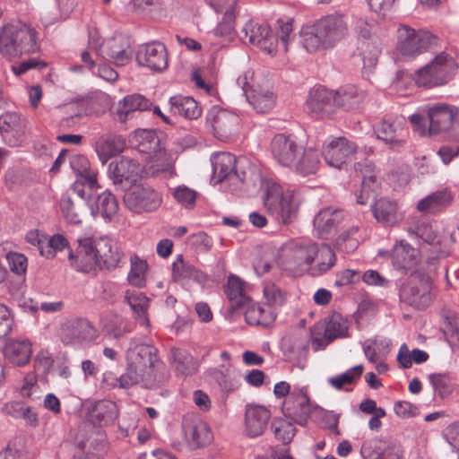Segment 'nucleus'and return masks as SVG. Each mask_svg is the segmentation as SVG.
Instances as JSON below:
<instances>
[{
	"label": "nucleus",
	"instance_id": "f257e3e1",
	"mask_svg": "<svg viewBox=\"0 0 459 459\" xmlns=\"http://www.w3.org/2000/svg\"><path fill=\"white\" fill-rule=\"evenodd\" d=\"M168 377L164 364L157 356V349L152 345L139 344L129 349L126 369L120 376V388L141 385L152 389L166 382Z\"/></svg>",
	"mask_w": 459,
	"mask_h": 459
},
{
	"label": "nucleus",
	"instance_id": "f03ea898",
	"mask_svg": "<svg viewBox=\"0 0 459 459\" xmlns=\"http://www.w3.org/2000/svg\"><path fill=\"white\" fill-rule=\"evenodd\" d=\"M76 254L69 250V260L77 271L91 273L97 268L108 271L118 267L123 254L116 243L107 238H78Z\"/></svg>",
	"mask_w": 459,
	"mask_h": 459
},
{
	"label": "nucleus",
	"instance_id": "7ed1b4c3",
	"mask_svg": "<svg viewBox=\"0 0 459 459\" xmlns=\"http://www.w3.org/2000/svg\"><path fill=\"white\" fill-rule=\"evenodd\" d=\"M39 49L37 30L30 25L17 22L8 23L0 30V54L8 60Z\"/></svg>",
	"mask_w": 459,
	"mask_h": 459
},
{
	"label": "nucleus",
	"instance_id": "20e7f679",
	"mask_svg": "<svg viewBox=\"0 0 459 459\" xmlns=\"http://www.w3.org/2000/svg\"><path fill=\"white\" fill-rule=\"evenodd\" d=\"M263 204L278 225H288L297 218L300 201L294 191H284L281 186L271 184L263 195Z\"/></svg>",
	"mask_w": 459,
	"mask_h": 459
},
{
	"label": "nucleus",
	"instance_id": "39448f33",
	"mask_svg": "<svg viewBox=\"0 0 459 459\" xmlns=\"http://www.w3.org/2000/svg\"><path fill=\"white\" fill-rule=\"evenodd\" d=\"M432 281L430 277L421 271H414L399 288L400 301L416 309H425L432 300Z\"/></svg>",
	"mask_w": 459,
	"mask_h": 459
},
{
	"label": "nucleus",
	"instance_id": "423d86ee",
	"mask_svg": "<svg viewBox=\"0 0 459 459\" xmlns=\"http://www.w3.org/2000/svg\"><path fill=\"white\" fill-rule=\"evenodd\" d=\"M456 65L454 59L442 52L415 73L414 80L419 86L436 87L446 83Z\"/></svg>",
	"mask_w": 459,
	"mask_h": 459
},
{
	"label": "nucleus",
	"instance_id": "0eeeda50",
	"mask_svg": "<svg viewBox=\"0 0 459 459\" xmlns=\"http://www.w3.org/2000/svg\"><path fill=\"white\" fill-rule=\"evenodd\" d=\"M437 42L438 39L429 31H417L407 25L398 29L397 50L403 56L414 57L433 49Z\"/></svg>",
	"mask_w": 459,
	"mask_h": 459
},
{
	"label": "nucleus",
	"instance_id": "6e6552de",
	"mask_svg": "<svg viewBox=\"0 0 459 459\" xmlns=\"http://www.w3.org/2000/svg\"><path fill=\"white\" fill-rule=\"evenodd\" d=\"M311 343L315 351L324 350L338 338L348 336L347 322L339 313H333L311 328Z\"/></svg>",
	"mask_w": 459,
	"mask_h": 459
},
{
	"label": "nucleus",
	"instance_id": "1a4fd4ad",
	"mask_svg": "<svg viewBox=\"0 0 459 459\" xmlns=\"http://www.w3.org/2000/svg\"><path fill=\"white\" fill-rule=\"evenodd\" d=\"M89 48L95 50L98 55L120 66L127 65L133 56L129 41L122 35H116L106 39L103 43L98 44L94 35L90 32Z\"/></svg>",
	"mask_w": 459,
	"mask_h": 459
},
{
	"label": "nucleus",
	"instance_id": "9d476101",
	"mask_svg": "<svg viewBox=\"0 0 459 459\" xmlns=\"http://www.w3.org/2000/svg\"><path fill=\"white\" fill-rule=\"evenodd\" d=\"M205 125L217 139L227 141L238 132L239 117L234 112L212 106L206 114Z\"/></svg>",
	"mask_w": 459,
	"mask_h": 459
},
{
	"label": "nucleus",
	"instance_id": "9b49d317",
	"mask_svg": "<svg viewBox=\"0 0 459 459\" xmlns=\"http://www.w3.org/2000/svg\"><path fill=\"white\" fill-rule=\"evenodd\" d=\"M162 202L160 195L149 186L134 185L126 192L124 204L133 212H150L157 210Z\"/></svg>",
	"mask_w": 459,
	"mask_h": 459
},
{
	"label": "nucleus",
	"instance_id": "f8f14e48",
	"mask_svg": "<svg viewBox=\"0 0 459 459\" xmlns=\"http://www.w3.org/2000/svg\"><path fill=\"white\" fill-rule=\"evenodd\" d=\"M429 119L428 134L431 136L449 134L454 128L455 121L459 120V108L445 104L436 103L426 108Z\"/></svg>",
	"mask_w": 459,
	"mask_h": 459
},
{
	"label": "nucleus",
	"instance_id": "ddd939ff",
	"mask_svg": "<svg viewBox=\"0 0 459 459\" xmlns=\"http://www.w3.org/2000/svg\"><path fill=\"white\" fill-rule=\"evenodd\" d=\"M319 32V38L325 42V48L334 47L349 33L348 17L340 13L323 16L315 22Z\"/></svg>",
	"mask_w": 459,
	"mask_h": 459
},
{
	"label": "nucleus",
	"instance_id": "4468645a",
	"mask_svg": "<svg viewBox=\"0 0 459 459\" xmlns=\"http://www.w3.org/2000/svg\"><path fill=\"white\" fill-rule=\"evenodd\" d=\"M302 152L303 146L290 135L277 134L271 141L273 158L282 167L292 168Z\"/></svg>",
	"mask_w": 459,
	"mask_h": 459
},
{
	"label": "nucleus",
	"instance_id": "2eb2a0df",
	"mask_svg": "<svg viewBox=\"0 0 459 459\" xmlns=\"http://www.w3.org/2000/svg\"><path fill=\"white\" fill-rule=\"evenodd\" d=\"M136 62L140 66L153 72H161L168 67L169 58L165 45L160 41L142 44L136 52Z\"/></svg>",
	"mask_w": 459,
	"mask_h": 459
},
{
	"label": "nucleus",
	"instance_id": "dca6fc26",
	"mask_svg": "<svg viewBox=\"0 0 459 459\" xmlns=\"http://www.w3.org/2000/svg\"><path fill=\"white\" fill-rule=\"evenodd\" d=\"M284 416L293 422L305 426L310 415L309 398L303 387H295L282 405Z\"/></svg>",
	"mask_w": 459,
	"mask_h": 459
},
{
	"label": "nucleus",
	"instance_id": "f3484780",
	"mask_svg": "<svg viewBox=\"0 0 459 459\" xmlns=\"http://www.w3.org/2000/svg\"><path fill=\"white\" fill-rule=\"evenodd\" d=\"M356 152L357 146L353 142L345 137H336L325 143L322 155L329 166L341 169Z\"/></svg>",
	"mask_w": 459,
	"mask_h": 459
},
{
	"label": "nucleus",
	"instance_id": "a211bd4d",
	"mask_svg": "<svg viewBox=\"0 0 459 459\" xmlns=\"http://www.w3.org/2000/svg\"><path fill=\"white\" fill-rule=\"evenodd\" d=\"M241 32L245 38H247L250 44L257 46L269 55L276 53L278 38L272 32L268 25H261L248 21L244 25Z\"/></svg>",
	"mask_w": 459,
	"mask_h": 459
},
{
	"label": "nucleus",
	"instance_id": "6ab92c4d",
	"mask_svg": "<svg viewBox=\"0 0 459 459\" xmlns=\"http://www.w3.org/2000/svg\"><path fill=\"white\" fill-rule=\"evenodd\" d=\"M405 119L402 116H386L377 125L376 134L392 148L402 147L406 134Z\"/></svg>",
	"mask_w": 459,
	"mask_h": 459
},
{
	"label": "nucleus",
	"instance_id": "aec40b11",
	"mask_svg": "<svg viewBox=\"0 0 459 459\" xmlns=\"http://www.w3.org/2000/svg\"><path fill=\"white\" fill-rule=\"evenodd\" d=\"M212 166L213 179L221 183L225 179L230 180L233 184L241 183L247 185L245 175L240 177L236 170V157L230 152H219L212 155Z\"/></svg>",
	"mask_w": 459,
	"mask_h": 459
},
{
	"label": "nucleus",
	"instance_id": "412c9836",
	"mask_svg": "<svg viewBox=\"0 0 459 459\" xmlns=\"http://www.w3.org/2000/svg\"><path fill=\"white\" fill-rule=\"evenodd\" d=\"M0 132L13 146L25 142L27 120L15 112H6L0 116Z\"/></svg>",
	"mask_w": 459,
	"mask_h": 459
},
{
	"label": "nucleus",
	"instance_id": "4be33fe9",
	"mask_svg": "<svg viewBox=\"0 0 459 459\" xmlns=\"http://www.w3.org/2000/svg\"><path fill=\"white\" fill-rule=\"evenodd\" d=\"M152 107L150 100L141 94H130L124 97L110 108L114 120L126 122L135 111L149 110Z\"/></svg>",
	"mask_w": 459,
	"mask_h": 459
},
{
	"label": "nucleus",
	"instance_id": "5701e85b",
	"mask_svg": "<svg viewBox=\"0 0 459 459\" xmlns=\"http://www.w3.org/2000/svg\"><path fill=\"white\" fill-rule=\"evenodd\" d=\"M182 429L186 439L194 449L205 446L212 440V434L209 427L204 421L197 417H184Z\"/></svg>",
	"mask_w": 459,
	"mask_h": 459
},
{
	"label": "nucleus",
	"instance_id": "b1692460",
	"mask_svg": "<svg viewBox=\"0 0 459 459\" xmlns=\"http://www.w3.org/2000/svg\"><path fill=\"white\" fill-rule=\"evenodd\" d=\"M94 328L85 319H71L61 325L60 338L64 344L88 342L93 338Z\"/></svg>",
	"mask_w": 459,
	"mask_h": 459
},
{
	"label": "nucleus",
	"instance_id": "393cba45",
	"mask_svg": "<svg viewBox=\"0 0 459 459\" xmlns=\"http://www.w3.org/2000/svg\"><path fill=\"white\" fill-rule=\"evenodd\" d=\"M271 418L270 411L264 406L249 404L246 407L245 431L250 437L264 434Z\"/></svg>",
	"mask_w": 459,
	"mask_h": 459
},
{
	"label": "nucleus",
	"instance_id": "a878e982",
	"mask_svg": "<svg viewBox=\"0 0 459 459\" xmlns=\"http://www.w3.org/2000/svg\"><path fill=\"white\" fill-rule=\"evenodd\" d=\"M140 172V164L127 157L111 161L108 169V177L115 185L121 184L123 181H135Z\"/></svg>",
	"mask_w": 459,
	"mask_h": 459
},
{
	"label": "nucleus",
	"instance_id": "bb28decb",
	"mask_svg": "<svg viewBox=\"0 0 459 459\" xmlns=\"http://www.w3.org/2000/svg\"><path fill=\"white\" fill-rule=\"evenodd\" d=\"M343 218L342 210L331 207L322 209L314 219V227L317 235L322 238H328L336 231Z\"/></svg>",
	"mask_w": 459,
	"mask_h": 459
},
{
	"label": "nucleus",
	"instance_id": "cd10ccee",
	"mask_svg": "<svg viewBox=\"0 0 459 459\" xmlns=\"http://www.w3.org/2000/svg\"><path fill=\"white\" fill-rule=\"evenodd\" d=\"M360 454L363 459H400V450L396 446L377 438L364 441Z\"/></svg>",
	"mask_w": 459,
	"mask_h": 459
},
{
	"label": "nucleus",
	"instance_id": "c85d7f7f",
	"mask_svg": "<svg viewBox=\"0 0 459 459\" xmlns=\"http://www.w3.org/2000/svg\"><path fill=\"white\" fill-rule=\"evenodd\" d=\"M419 262V251L403 240L392 251L394 267L403 273L413 269Z\"/></svg>",
	"mask_w": 459,
	"mask_h": 459
},
{
	"label": "nucleus",
	"instance_id": "c756f323",
	"mask_svg": "<svg viewBox=\"0 0 459 459\" xmlns=\"http://www.w3.org/2000/svg\"><path fill=\"white\" fill-rule=\"evenodd\" d=\"M454 196L447 189L433 192L417 204L419 212L425 214H437L451 205Z\"/></svg>",
	"mask_w": 459,
	"mask_h": 459
},
{
	"label": "nucleus",
	"instance_id": "7c9ffc66",
	"mask_svg": "<svg viewBox=\"0 0 459 459\" xmlns=\"http://www.w3.org/2000/svg\"><path fill=\"white\" fill-rule=\"evenodd\" d=\"M125 147L124 138L114 134H102L94 144L95 151L102 164H105L113 156L122 152Z\"/></svg>",
	"mask_w": 459,
	"mask_h": 459
},
{
	"label": "nucleus",
	"instance_id": "2f4dec72",
	"mask_svg": "<svg viewBox=\"0 0 459 459\" xmlns=\"http://www.w3.org/2000/svg\"><path fill=\"white\" fill-rule=\"evenodd\" d=\"M4 354L12 364L24 366L31 358L32 344L27 339L10 340L4 345Z\"/></svg>",
	"mask_w": 459,
	"mask_h": 459
},
{
	"label": "nucleus",
	"instance_id": "473e14b6",
	"mask_svg": "<svg viewBox=\"0 0 459 459\" xmlns=\"http://www.w3.org/2000/svg\"><path fill=\"white\" fill-rule=\"evenodd\" d=\"M335 93L325 87L314 88L307 100V108L316 114L329 113L334 107Z\"/></svg>",
	"mask_w": 459,
	"mask_h": 459
},
{
	"label": "nucleus",
	"instance_id": "72a5a7b5",
	"mask_svg": "<svg viewBox=\"0 0 459 459\" xmlns=\"http://www.w3.org/2000/svg\"><path fill=\"white\" fill-rule=\"evenodd\" d=\"M60 207L65 221L70 224L79 225L87 209V202L74 199L70 194L65 195L60 201Z\"/></svg>",
	"mask_w": 459,
	"mask_h": 459
},
{
	"label": "nucleus",
	"instance_id": "f704fd0d",
	"mask_svg": "<svg viewBox=\"0 0 459 459\" xmlns=\"http://www.w3.org/2000/svg\"><path fill=\"white\" fill-rule=\"evenodd\" d=\"M130 143L142 153L155 154L160 151V139L154 130H135L130 137Z\"/></svg>",
	"mask_w": 459,
	"mask_h": 459
},
{
	"label": "nucleus",
	"instance_id": "c9c22d12",
	"mask_svg": "<svg viewBox=\"0 0 459 459\" xmlns=\"http://www.w3.org/2000/svg\"><path fill=\"white\" fill-rule=\"evenodd\" d=\"M91 210L92 216H100L106 221H110L118 211L117 199L109 191H105L97 196Z\"/></svg>",
	"mask_w": 459,
	"mask_h": 459
},
{
	"label": "nucleus",
	"instance_id": "e433bc0d",
	"mask_svg": "<svg viewBox=\"0 0 459 459\" xmlns=\"http://www.w3.org/2000/svg\"><path fill=\"white\" fill-rule=\"evenodd\" d=\"M172 280L179 282L186 280H193L197 282H203L205 279L204 273L197 270L188 261L184 259L183 255H177L172 263Z\"/></svg>",
	"mask_w": 459,
	"mask_h": 459
},
{
	"label": "nucleus",
	"instance_id": "4c0bfd02",
	"mask_svg": "<svg viewBox=\"0 0 459 459\" xmlns=\"http://www.w3.org/2000/svg\"><path fill=\"white\" fill-rule=\"evenodd\" d=\"M170 110L174 115H178L186 119H196L202 114V108L198 103L187 96H173L169 100Z\"/></svg>",
	"mask_w": 459,
	"mask_h": 459
},
{
	"label": "nucleus",
	"instance_id": "58836bf2",
	"mask_svg": "<svg viewBox=\"0 0 459 459\" xmlns=\"http://www.w3.org/2000/svg\"><path fill=\"white\" fill-rule=\"evenodd\" d=\"M371 210L374 217L378 222L384 224H394L398 220V206L396 202L388 198H380L372 205Z\"/></svg>",
	"mask_w": 459,
	"mask_h": 459
},
{
	"label": "nucleus",
	"instance_id": "ea45409f",
	"mask_svg": "<svg viewBox=\"0 0 459 459\" xmlns=\"http://www.w3.org/2000/svg\"><path fill=\"white\" fill-rule=\"evenodd\" d=\"M246 322L250 325L268 326L276 319V313L269 305H250L245 312Z\"/></svg>",
	"mask_w": 459,
	"mask_h": 459
},
{
	"label": "nucleus",
	"instance_id": "a19ab883",
	"mask_svg": "<svg viewBox=\"0 0 459 459\" xmlns=\"http://www.w3.org/2000/svg\"><path fill=\"white\" fill-rule=\"evenodd\" d=\"M69 163L77 178H83L84 182L88 184L90 188L99 187L97 171L91 168L90 161L84 155L76 154L71 156Z\"/></svg>",
	"mask_w": 459,
	"mask_h": 459
},
{
	"label": "nucleus",
	"instance_id": "79ce46f5",
	"mask_svg": "<svg viewBox=\"0 0 459 459\" xmlns=\"http://www.w3.org/2000/svg\"><path fill=\"white\" fill-rule=\"evenodd\" d=\"M334 93V107L344 110L357 108L365 98L364 92L359 91L354 85H346Z\"/></svg>",
	"mask_w": 459,
	"mask_h": 459
},
{
	"label": "nucleus",
	"instance_id": "37998d69",
	"mask_svg": "<svg viewBox=\"0 0 459 459\" xmlns=\"http://www.w3.org/2000/svg\"><path fill=\"white\" fill-rule=\"evenodd\" d=\"M225 292L230 302L229 310L231 313L241 308L249 301V298L244 291L243 281L235 275L229 277Z\"/></svg>",
	"mask_w": 459,
	"mask_h": 459
},
{
	"label": "nucleus",
	"instance_id": "c03bdc74",
	"mask_svg": "<svg viewBox=\"0 0 459 459\" xmlns=\"http://www.w3.org/2000/svg\"><path fill=\"white\" fill-rule=\"evenodd\" d=\"M117 407L116 403L109 400L99 401L91 411V418L94 423L108 425L112 423L117 417Z\"/></svg>",
	"mask_w": 459,
	"mask_h": 459
},
{
	"label": "nucleus",
	"instance_id": "a18cd8bd",
	"mask_svg": "<svg viewBox=\"0 0 459 459\" xmlns=\"http://www.w3.org/2000/svg\"><path fill=\"white\" fill-rule=\"evenodd\" d=\"M245 92L248 102L258 113H266L274 107V95L268 89H253L250 92L245 90Z\"/></svg>",
	"mask_w": 459,
	"mask_h": 459
},
{
	"label": "nucleus",
	"instance_id": "49530a36",
	"mask_svg": "<svg viewBox=\"0 0 459 459\" xmlns=\"http://www.w3.org/2000/svg\"><path fill=\"white\" fill-rule=\"evenodd\" d=\"M125 299L137 316V320L143 325H148L147 309L150 299L143 293L127 290Z\"/></svg>",
	"mask_w": 459,
	"mask_h": 459
},
{
	"label": "nucleus",
	"instance_id": "de8ad7c7",
	"mask_svg": "<svg viewBox=\"0 0 459 459\" xmlns=\"http://www.w3.org/2000/svg\"><path fill=\"white\" fill-rule=\"evenodd\" d=\"M358 48L362 56L364 66L373 67L377 65L381 53V42L377 36L368 39H360Z\"/></svg>",
	"mask_w": 459,
	"mask_h": 459
},
{
	"label": "nucleus",
	"instance_id": "09e8293b",
	"mask_svg": "<svg viewBox=\"0 0 459 459\" xmlns=\"http://www.w3.org/2000/svg\"><path fill=\"white\" fill-rule=\"evenodd\" d=\"M317 264L310 267V273L313 276H319L329 271L336 262L334 251L326 244L318 247V252L316 255Z\"/></svg>",
	"mask_w": 459,
	"mask_h": 459
},
{
	"label": "nucleus",
	"instance_id": "8fccbe9b",
	"mask_svg": "<svg viewBox=\"0 0 459 459\" xmlns=\"http://www.w3.org/2000/svg\"><path fill=\"white\" fill-rule=\"evenodd\" d=\"M319 163L317 152L312 148L306 149L303 147V152L293 167L298 173L307 176L315 173L319 167Z\"/></svg>",
	"mask_w": 459,
	"mask_h": 459
},
{
	"label": "nucleus",
	"instance_id": "3c124183",
	"mask_svg": "<svg viewBox=\"0 0 459 459\" xmlns=\"http://www.w3.org/2000/svg\"><path fill=\"white\" fill-rule=\"evenodd\" d=\"M173 365L181 375H192L197 370L196 362L192 355L181 349H171Z\"/></svg>",
	"mask_w": 459,
	"mask_h": 459
},
{
	"label": "nucleus",
	"instance_id": "603ef678",
	"mask_svg": "<svg viewBox=\"0 0 459 459\" xmlns=\"http://www.w3.org/2000/svg\"><path fill=\"white\" fill-rule=\"evenodd\" d=\"M235 3L230 4L224 12L222 20L214 29V34L226 40H232L236 36L235 30Z\"/></svg>",
	"mask_w": 459,
	"mask_h": 459
},
{
	"label": "nucleus",
	"instance_id": "864d4df0",
	"mask_svg": "<svg viewBox=\"0 0 459 459\" xmlns=\"http://www.w3.org/2000/svg\"><path fill=\"white\" fill-rule=\"evenodd\" d=\"M318 246L313 242H305L296 245L292 249V259L298 266L310 265L316 259Z\"/></svg>",
	"mask_w": 459,
	"mask_h": 459
},
{
	"label": "nucleus",
	"instance_id": "5fc2aeb1",
	"mask_svg": "<svg viewBox=\"0 0 459 459\" xmlns=\"http://www.w3.org/2000/svg\"><path fill=\"white\" fill-rule=\"evenodd\" d=\"M429 357L428 352L420 349H413L410 351L408 346L403 343L399 349L397 361L403 368H409L412 362L420 364L427 361Z\"/></svg>",
	"mask_w": 459,
	"mask_h": 459
},
{
	"label": "nucleus",
	"instance_id": "6e6d98bb",
	"mask_svg": "<svg viewBox=\"0 0 459 459\" xmlns=\"http://www.w3.org/2000/svg\"><path fill=\"white\" fill-rule=\"evenodd\" d=\"M271 429L274 437L283 445L290 444L296 434V428L293 426L292 422L281 418L273 420Z\"/></svg>",
	"mask_w": 459,
	"mask_h": 459
},
{
	"label": "nucleus",
	"instance_id": "4d7b16f0",
	"mask_svg": "<svg viewBox=\"0 0 459 459\" xmlns=\"http://www.w3.org/2000/svg\"><path fill=\"white\" fill-rule=\"evenodd\" d=\"M364 370L362 365L355 366L342 374L330 377L328 383L337 390L342 389L345 385L354 384L361 377Z\"/></svg>",
	"mask_w": 459,
	"mask_h": 459
},
{
	"label": "nucleus",
	"instance_id": "13d9d810",
	"mask_svg": "<svg viewBox=\"0 0 459 459\" xmlns=\"http://www.w3.org/2000/svg\"><path fill=\"white\" fill-rule=\"evenodd\" d=\"M131 270L128 274L129 282L136 287H142L145 281V274L148 268L146 261L139 258L136 255L131 256Z\"/></svg>",
	"mask_w": 459,
	"mask_h": 459
},
{
	"label": "nucleus",
	"instance_id": "bf43d9fd",
	"mask_svg": "<svg viewBox=\"0 0 459 459\" xmlns=\"http://www.w3.org/2000/svg\"><path fill=\"white\" fill-rule=\"evenodd\" d=\"M429 382L431 383L435 392L444 398L449 395L453 391V385L448 374L434 373L429 376Z\"/></svg>",
	"mask_w": 459,
	"mask_h": 459
},
{
	"label": "nucleus",
	"instance_id": "052dcab7",
	"mask_svg": "<svg viewBox=\"0 0 459 459\" xmlns=\"http://www.w3.org/2000/svg\"><path fill=\"white\" fill-rule=\"evenodd\" d=\"M355 172L361 177L364 184H372V186H377V172L376 171V167L374 163L365 159L357 162L354 166Z\"/></svg>",
	"mask_w": 459,
	"mask_h": 459
},
{
	"label": "nucleus",
	"instance_id": "680f3d73",
	"mask_svg": "<svg viewBox=\"0 0 459 459\" xmlns=\"http://www.w3.org/2000/svg\"><path fill=\"white\" fill-rule=\"evenodd\" d=\"M174 199L181 206L191 209L195 204L197 193L186 186H178L171 190Z\"/></svg>",
	"mask_w": 459,
	"mask_h": 459
},
{
	"label": "nucleus",
	"instance_id": "e2e57ef3",
	"mask_svg": "<svg viewBox=\"0 0 459 459\" xmlns=\"http://www.w3.org/2000/svg\"><path fill=\"white\" fill-rule=\"evenodd\" d=\"M302 44L308 52H315L320 47L325 48V42L321 37L319 38V32L315 23L312 28L303 32Z\"/></svg>",
	"mask_w": 459,
	"mask_h": 459
},
{
	"label": "nucleus",
	"instance_id": "0e129e2a",
	"mask_svg": "<svg viewBox=\"0 0 459 459\" xmlns=\"http://www.w3.org/2000/svg\"><path fill=\"white\" fill-rule=\"evenodd\" d=\"M6 260L12 273L20 276L25 274L28 261L24 255L16 252H9L6 255Z\"/></svg>",
	"mask_w": 459,
	"mask_h": 459
},
{
	"label": "nucleus",
	"instance_id": "69168bd1",
	"mask_svg": "<svg viewBox=\"0 0 459 459\" xmlns=\"http://www.w3.org/2000/svg\"><path fill=\"white\" fill-rule=\"evenodd\" d=\"M408 232L410 235H414L429 245L436 243L437 234L429 224L421 223L415 227H409Z\"/></svg>",
	"mask_w": 459,
	"mask_h": 459
},
{
	"label": "nucleus",
	"instance_id": "338daca9",
	"mask_svg": "<svg viewBox=\"0 0 459 459\" xmlns=\"http://www.w3.org/2000/svg\"><path fill=\"white\" fill-rule=\"evenodd\" d=\"M68 247L67 239L60 234H56L50 238H47V243L45 245V255L47 258L53 257L56 251L63 250Z\"/></svg>",
	"mask_w": 459,
	"mask_h": 459
},
{
	"label": "nucleus",
	"instance_id": "774afa93",
	"mask_svg": "<svg viewBox=\"0 0 459 459\" xmlns=\"http://www.w3.org/2000/svg\"><path fill=\"white\" fill-rule=\"evenodd\" d=\"M54 360L47 351H40L34 358V369L47 375L52 368Z\"/></svg>",
	"mask_w": 459,
	"mask_h": 459
}]
</instances>
